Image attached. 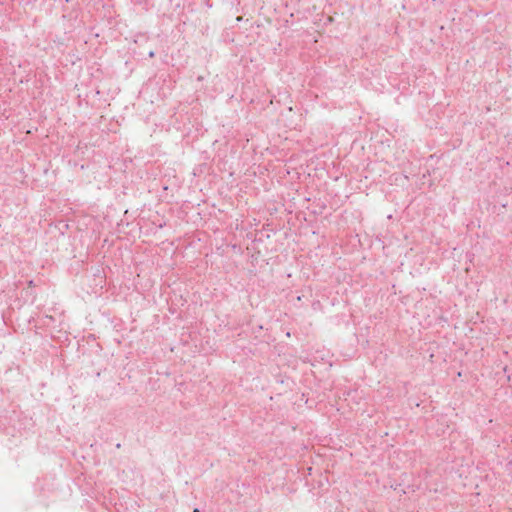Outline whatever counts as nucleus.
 <instances>
[{
	"label": "nucleus",
	"mask_w": 512,
	"mask_h": 512,
	"mask_svg": "<svg viewBox=\"0 0 512 512\" xmlns=\"http://www.w3.org/2000/svg\"><path fill=\"white\" fill-rule=\"evenodd\" d=\"M148 56H149L150 58H153V57L155 56V52H154V51H150V52L148 53Z\"/></svg>",
	"instance_id": "1"
},
{
	"label": "nucleus",
	"mask_w": 512,
	"mask_h": 512,
	"mask_svg": "<svg viewBox=\"0 0 512 512\" xmlns=\"http://www.w3.org/2000/svg\"><path fill=\"white\" fill-rule=\"evenodd\" d=\"M28 285H29V286H34V285H35V284H34V281H33V280H30V281L28 282Z\"/></svg>",
	"instance_id": "2"
}]
</instances>
